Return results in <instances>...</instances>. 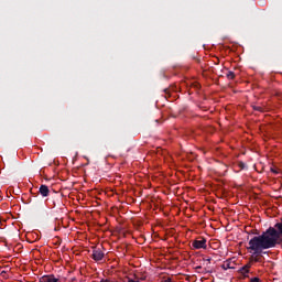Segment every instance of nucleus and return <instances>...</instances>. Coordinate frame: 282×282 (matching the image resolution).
I'll return each instance as SVG.
<instances>
[{
	"mask_svg": "<svg viewBox=\"0 0 282 282\" xmlns=\"http://www.w3.org/2000/svg\"><path fill=\"white\" fill-rule=\"evenodd\" d=\"M282 241V221L269 227L262 235L254 236L249 240L248 250H252L254 254H261L263 250L276 248Z\"/></svg>",
	"mask_w": 282,
	"mask_h": 282,
	"instance_id": "obj_1",
	"label": "nucleus"
},
{
	"mask_svg": "<svg viewBox=\"0 0 282 282\" xmlns=\"http://www.w3.org/2000/svg\"><path fill=\"white\" fill-rule=\"evenodd\" d=\"M192 246L195 250H206V238H200L199 240H194L192 242Z\"/></svg>",
	"mask_w": 282,
	"mask_h": 282,
	"instance_id": "obj_2",
	"label": "nucleus"
},
{
	"mask_svg": "<svg viewBox=\"0 0 282 282\" xmlns=\"http://www.w3.org/2000/svg\"><path fill=\"white\" fill-rule=\"evenodd\" d=\"M91 259L97 262L102 261L105 259V252H102V250L100 249H94L91 253Z\"/></svg>",
	"mask_w": 282,
	"mask_h": 282,
	"instance_id": "obj_3",
	"label": "nucleus"
},
{
	"mask_svg": "<svg viewBox=\"0 0 282 282\" xmlns=\"http://www.w3.org/2000/svg\"><path fill=\"white\" fill-rule=\"evenodd\" d=\"M221 268L223 270H235V261L228 259L221 264Z\"/></svg>",
	"mask_w": 282,
	"mask_h": 282,
	"instance_id": "obj_4",
	"label": "nucleus"
},
{
	"mask_svg": "<svg viewBox=\"0 0 282 282\" xmlns=\"http://www.w3.org/2000/svg\"><path fill=\"white\" fill-rule=\"evenodd\" d=\"M39 193L42 197H50V187H47V185H41Z\"/></svg>",
	"mask_w": 282,
	"mask_h": 282,
	"instance_id": "obj_5",
	"label": "nucleus"
},
{
	"mask_svg": "<svg viewBox=\"0 0 282 282\" xmlns=\"http://www.w3.org/2000/svg\"><path fill=\"white\" fill-rule=\"evenodd\" d=\"M58 278L54 276V274L51 275H43L40 278V282H57Z\"/></svg>",
	"mask_w": 282,
	"mask_h": 282,
	"instance_id": "obj_6",
	"label": "nucleus"
},
{
	"mask_svg": "<svg viewBox=\"0 0 282 282\" xmlns=\"http://www.w3.org/2000/svg\"><path fill=\"white\" fill-rule=\"evenodd\" d=\"M250 268H251V264H250V263L243 265V267L240 268V270H239L240 274H242L243 276H248V275H246V274H249V273H250Z\"/></svg>",
	"mask_w": 282,
	"mask_h": 282,
	"instance_id": "obj_7",
	"label": "nucleus"
},
{
	"mask_svg": "<svg viewBox=\"0 0 282 282\" xmlns=\"http://www.w3.org/2000/svg\"><path fill=\"white\" fill-rule=\"evenodd\" d=\"M48 208H56V206H63V203L58 200V198L51 200V203L47 204Z\"/></svg>",
	"mask_w": 282,
	"mask_h": 282,
	"instance_id": "obj_8",
	"label": "nucleus"
},
{
	"mask_svg": "<svg viewBox=\"0 0 282 282\" xmlns=\"http://www.w3.org/2000/svg\"><path fill=\"white\" fill-rule=\"evenodd\" d=\"M227 78H228V80H235V72L228 70Z\"/></svg>",
	"mask_w": 282,
	"mask_h": 282,
	"instance_id": "obj_9",
	"label": "nucleus"
},
{
	"mask_svg": "<svg viewBox=\"0 0 282 282\" xmlns=\"http://www.w3.org/2000/svg\"><path fill=\"white\" fill-rule=\"evenodd\" d=\"M171 91H175V88H165V89H164V93H165L167 96H171Z\"/></svg>",
	"mask_w": 282,
	"mask_h": 282,
	"instance_id": "obj_10",
	"label": "nucleus"
},
{
	"mask_svg": "<svg viewBox=\"0 0 282 282\" xmlns=\"http://www.w3.org/2000/svg\"><path fill=\"white\" fill-rule=\"evenodd\" d=\"M254 111H263V108L261 106H253Z\"/></svg>",
	"mask_w": 282,
	"mask_h": 282,
	"instance_id": "obj_11",
	"label": "nucleus"
},
{
	"mask_svg": "<svg viewBox=\"0 0 282 282\" xmlns=\"http://www.w3.org/2000/svg\"><path fill=\"white\" fill-rule=\"evenodd\" d=\"M250 282H261V279H259V278H252V279L250 280Z\"/></svg>",
	"mask_w": 282,
	"mask_h": 282,
	"instance_id": "obj_12",
	"label": "nucleus"
},
{
	"mask_svg": "<svg viewBox=\"0 0 282 282\" xmlns=\"http://www.w3.org/2000/svg\"><path fill=\"white\" fill-rule=\"evenodd\" d=\"M253 261H254L256 263H259V262L261 261V259L258 258V257H256V258L253 259Z\"/></svg>",
	"mask_w": 282,
	"mask_h": 282,
	"instance_id": "obj_13",
	"label": "nucleus"
},
{
	"mask_svg": "<svg viewBox=\"0 0 282 282\" xmlns=\"http://www.w3.org/2000/svg\"><path fill=\"white\" fill-rule=\"evenodd\" d=\"M123 282H135V281L130 278H127V280H124Z\"/></svg>",
	"mask_w": 282,
	"mask_h": 282,
	"instance_id": "obj_14",
	"label": "nucleus"
},
{
	"mask_svg": "<svg viewBox=\"0 0 282 282\" xmlns=\"http://www.w3.org/2000/svg\"><path fill=\"white\" fill-rule=\"evenodd\" d=\"M271 171H272L273 173H275V175L279 174V171H276V170H274V169H272Z\"/></svg>",
	"mask_w": 282,
	"mask_h": 282,
	"instance_id": "obj_15",
	"label": "nucleus"
},
{
	"mask_svg": "<svg viewBox=\"0 0 282 282\" xmlns=\"http://www.w3.org/2000/svg\"><path fill=\"white\" fill-rule=\"evenodd\" d=\"M1 276H6V271H2V272H1Z\"/></svg>",
	"mask_w": 282,
	"mask_h": 282,
	"instance_id": "obj_16",
	"label": "nucleus"
},
{
	"mask_svg": "<svg viewBox=\"0 0 282 282\" xmlns=\"http://www.w3.org/2000/svg\"><path fill=\"white\" fill-rule=\"evenodd\" d=\"M100 282H110L109 280H105V279H102Z\"/></svg>",
	"mask_w": 282,
	"mask_h": 282,
	"instance_id": "obj_17",
	"label": "nucleus"
},
{
	"mask_svg": "<svg viewBox=\"0 0 282 282\" xmlns=\"http://www.w3.org/2000/svg\"><path fill=\"white\" fill-rule=\"evenodd\" d=\"M206 261H207L208 263H210L212 259H210V258H208V259H206Z\"/></svg>",
	"mask_w": 282,
	"mask_h": 282,
	"instance_id": "obj_18",
	"label": "nucleus"
},
{
	"mask_svg": "<svg viewBox=\"0 0 282 282\" xmlns=\"http://www.w3.org/2000/svg\"><path fill=\"white\" fill-rule=\"evenodd\" d=\"M196 270H202V267H196Z\"/></svg>",
	"mask_w": 282,
	"mask_h": 282,
	"instance_id": "obj_19",
	"label": "nucleus"
},
{
	"mask_svg": "<svg viewBox=\"0 0 282 282\" xmlns=\"http://www.w3.org/2000/svg\"><path fill=\"white\" fill-rule=\"evenodd\" d=\"M141 281H144V278H141Z\"/></svg>",
	"mask_w": 282,
	"mask_h": 282,
	"instance_id": "obj_20",
	"label": "nucleus"
}]
</instances>
